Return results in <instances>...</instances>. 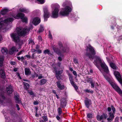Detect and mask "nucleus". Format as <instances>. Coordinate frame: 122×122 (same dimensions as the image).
Returning <instances> with one entry per match:
<instances>
[{"label": "nucleus", "instance_id": "1", "mask_svg": "<svg viewBox=\"0 0 122 122\" xmlns=\"http://www.w3.org/2000/svg\"><path fill=\"white\" fill-rule=\"evenodd\" d=\"M30 30V29L28 27H25L24 28L21 27H18L16 29L17 33L15 32L12 33L10 35L11 37L15 42H18L20 41L18 36H21L27 34Z\"/></svg>", "mask_w": 122, "mask_h": 122}, {"label": "nucleus", "instance_id": "2", "mask_svg": "<svg viewBox=\"0 0 122 122\" xmlns=\"http://www.w3.org/2000/svg\"><path fill=\"white\" fill-rule=\"evenodd\" d=\"M62 5L63 8L61 9L59 15L63 16H68L72 10L71 3L69 1L66 0L63 2Z\"/></svg>", "mask_w": 122, "mask_h": 122}, {"label": "nucleus", "instance_id": "3", "mask_svg": "<svg viewBox=\"0 0 122 122\" xmlns=\"http://www.w3.org/2000/svg\"><path fill=\"white\" fill-rule=\"evenodd\" d=\"M1 16L0 14V17ZM13 20V19L12 18L8 17L5 16L1 17L0 19V31H5L7 29V27L9 23L12 22Z\"/></svg>", "mask_w": 122, "mask_h": 122}, {"label": "nucleus", "instance_id": "4", "mask_svg": "<svg viewBox=\"0 0 122 122\" xmlns=\"http://www.w3.org/2000/svg\"><path fill=\"white\" fill-rule=\"evenodd\" d=\"M93 63L97 67L100 65L105 72L107 73H108L109 71L107 66L100 57L96 56L95 57L94 61Z\"/></svg>", "mask_w": 122, "mask_h": 122}, {"label": "nucleus", "instance_id": "5", "mask_svg": "<svg viewBox=\"0 0 122 122\" xmlns=\"http://www.w3.org/2000/svg\"><path fill=\"white\" fill-rule=\"evenodd\" d=\"M52 9L51 17L53 18H56L58 16L60 5L57 4H52L51 5Z\"/></svg>", "mask_w": 122, "mask_h": 122}, {"label": "nucleus", "instance_id": "6", "mask_svg": "<svg viewBox=\"0 0 122 122\" xmlns=\"http://www.w3.org/2000/svg\"><path fill=\"white\" fill-rule=\"evenodd\" d=\"M96 54L93 48L90 45H89L86 47V55L88 56L91 59H93L94 55Z\"/></svg>", "mask_w": 122, "mask_h": 122}, {"label": "nucleus", "instance_id": "7", "mask_svg": "<svg viewBox=\"0 0 122 122\" xmlns=\"http://www.w3.org/2000/svg\"><path fill=\"white\" fill-rule=\"evenodd\" d=\"M104 77L108 81L111 85L112 87L121 96H122V91L120 89L115 83L111 82L109 78L103 74Z\"/></svg>", "mask_w": 122, "mask_h": 122}, {"label": "nucleus", "instance_id": "8", "mask_svg": "<svg viewBox=\"0 0 122 122\" xmlns=\"http://www.w3.org/2000/svg\"><path fill=\"white\" fill-rule=\"evenodd\" d=\"M24 14L21 13H18L16 15H13L12 16L14 18L16 19H19L20 18L22 19L23 22H26L28 20V19L26 17H24Z\"/></svg>", "mask_w": 122, "mask_h": 122}, {"label": "nucleus", "instance_id": "9", "mask_svg": "<svg viewBox=\"0 0 122 122\" xmlns=\"http://www.w3.org/2000/svg\"><path fill=\"white\" fill-rule=\"evenodd\" d=\"M44 12L43 16L44 18V20L45 21L47 20L50 15V13L49 11L48 8L46 6H44L43 7Z\"/></svg>", "mask_w": 122, "mask_h": 122}, {"label": "nucleus", "instance_id": "10", "mask_svg": "<svg viewBox=\"0 0 122 122\" xmlns=\"http://www.w3.org/2000/svg\"><path fill=\"white\" fill-rule=\"evenodd\" d=\"M114 74L118 81L122 85V76L119 72L116 71H115L114 72Z\"/></svg>", "mask_w": 122, "mask_h": 122}, {"label": "nucleus", "instance_id": "11", "mask_svg": "<svg viewBox=\"0 0 122 122\" xmlns=\"http://www.w3.org/2000/svg\"><path fill=\"white\" fill-rule=\"evenodd\" d=\"M53 70L54 71L56 72V76L58 79H60V75L63 72V71L61 70L60 71H57L56 67H54Z\"/></svg>", "mask_w": 122, "mask_h": 122}, {"label": "nucleus", "instance_id": "12", "mask_svg": "<svg viewBox=\"0 0 122 122\" xmlns=\"http://www.w3.org/2000/svg\"><path fill=\"white\" fill-rule=\"evenodd\" d=\"M41 22V20L39 18L35 17L33 18L32 22L35 25H36Z\"/></svg>", "mask_w": 122, "mask_h": 122}, {"label": "nucleus", "instance_id": "13", "mask_svg": "<svg viewBox=\"0 0 122 122\" xmlns=\"http://www.w3.org/2000/svg\"><path fill=\"white\" fill-rule=\"evenodd\" d=\"M108 114L109 117L107 118V120L108 121L111 122L114 118V114L111 112H110Z\"/></svg>", "mask_w": 122, "mask_h": 122}, {"label": "nucleus", "instance_id": "14", "mask_svg": "<svg viewBox=\"0 0 122 122\" xmlns=\"http://www.w3.org/2000/svg\"><path fill=\"white\" fill-rule=\"evenodd\" d=\"M66 99L65 98H62L61 101V107L63 108L65 107L66 106Z\"/></svg>", "mask_w": 122, "mask_h": 122}, {"label": "nucleus", "instance_id": "15", "mask_svg": "<svg viewBox=\"0 0 122 122\" xmlns=\"http://www.w3.org/2000/svg\"><path fill=\"white\" fill-rule=\"evenodd\" d=\"M6 90L8 93L10 94L12 93L13 90L12 88V86L11 85H9L8 87L6 88Z\"/></svg>", "mask_w": 122, "mask_h": 122}, {"label": "nucleus", "instance_id": "16", "mask_svg": "<svg viewBox=\"0 0 122 122\" xmlns=\"http://www.w3.org/2000/svg\"><path fill=\"white\" fill-rule=\"evenodd\" d=\"M85 105L87 108H89V105L91 104V101L88 99H87L86 100L85 102Z\"/></svg>", "mask_w": 122, "mask_h": 122}, {"label": "nucleus", "instance_id": "17", "mask_svg": "<svg viewBox=\"0 0 122 122\" xmlns=\"http://www.w3.org/2000/svg\"><path fill=\"white\" fill-rule=\"evenodd\" d=\"M57 85V87L61 90H62L64 89V85H61L60 83V81H58L56 82Z\"/></svg>", "mask_w": 122, "mask_h": 122}, {"label": "nucleus", "instance_id": "18", "mask_svg": "<svg viewBox=\"0 0 122 122\" xmlns=\"http://www.w3.org/2000/svg\"><path fill=\"white\" fill-rule=\"evenodd\" d=\"M19 11L23 12L25 13H27L29 12V11L28 9H26L25 8H20L19 9Z\"/></svg>", "mask_w": 122, "mask_h": 122}, {"label": "nucleus", "instance_id": "19", "mask_svg": "<svg viewBox=\"0 0 122 122\" xmlns=\"http://www.w3.org/2000/svg\"><path fill=\"white\" fill-rule=\"evenodd\" d=\"M1 51L3 54L5 55L7 53V49L6 47H3L1 49Z\"/></svg>", "mask_w": 122, "mask_h": 122}, {"label": "nucleus", "instance_id": "20", "mask_svg": "<svg viewBox=\"0 0 122 122\" xmlns=\"http://www.w3.org/2000/svg\"><path fill=\"white\" fill-rule=\"evenodd\" d=\"M53 50L55 52H56L59 55H60L61 56H63L62 52V53L58 49H56L55 48H53Z\"/></svg>", "mask_w": 122, "mask_h": 122}, {"label": "nucleus", "instance_id": "21", "mask_svg": "<svg viewBox=\"0 0 122 122\" xmlns=\"http://www.w3.org/2000/svg\"><path fill=\"white\" fill-rule=\"evenodd\" d=\"M4 59V57L3 56L0 55V66H3V62Z\"/></svg>", "mask_w": 122, "mask_h": 122}, {"label": "nucleus", "instance_id": "22", "mask_svg": "<svg viewBox=\"0 0 122 122\" xmlns=\"http://www.w3.org/2000/svg\"><path fill=\"white\" fill-rule=\"evenodd\" d=\"M0 74L1 75V77L2 78H5V76L3 70H0Z\"/></svg>", "mask_w": 122, "mask_h": 122}, {"label": "nucleus", "instance_id": "23", "mask_svg": "<svg viewBox=\"0 0 122 122\" xmlns=\"http://www.w3.org/2000/svg\"><path fill=\"white\" fill-rule=\"evenodd\" d=\"M11 50L12 51H10V54H12L13 52H14L18 51V50L14 46L12 47L11 49Z\"/></svg>", "mask_w": 122, "mask_h": 122}, {"label": "nucleus", "instance_id": "24", "mask_svg": "<svg viewBox=\"0 0 122 122\" xmlns=\"http://www.w3.org/2000/svg\"><path fill=\"white\" fill-rule=\"evenodd\" d=\"M25 73L26 75H28L30 74V72L29 69L25 68Z\"/></svg>", "mask_w": 122, "mask_h": 122}, {"label": "nucleus", "instance_id": "25", "mask_svg": "<svg viewBox=\"0 0 122 122\" xmlns=\"http://www.w3.org/2000/svg\"><path fill=\"white\" fill-rule=\"evenodd\" d=\"M8 11V10L7 9L5 8L4 10L1 11L0 12V14L2 15H5L6 13Z\"/></svg>", "mask_w": 122, "mask_h": 122}, {"label": "nucleus", "instance_id": "26", "mask_svg": "<svg viewBox=\"0 0 122 122\" xmlns=\"http://www.w3.org/2000/svg\"><path fill=\"white\" fill-rule=\"evenodd\" d=\"M15 102L17 103H21V101L19 100L18 96H15Z\"/></svg>", "mask_w": 122, "mask_h": 122}, {"label": "nucleus", "instance_id": "27", "mask_svg": "<svg viewBox=\"0 0 122 122\" xmlns=\"http://www.w3.org/2000/svg\"><path fill=\"white\" fill-rule=\"evenodd\" d=\"M110 65L111 67L113 69H116L117 67L113 63H110Z\"/></svg>", "mask_w": 122, "mask_h": 122}, {"label": "nucleus", "instance_id": "28", "mask_svg": "<svg viewBox=\"0 0 122 122\" xmlns=\"http://www.w3.org/2000/svg\"><path fill=\"white\" fill-rule=\"evenodd\" d=\"M69 78L70 83L71 84H73L74 82L73 81V77L72 75L69 74Z\"/></svg>", "mask_w": 122, "mask_h": 122}, {"label": "nucleus", "instance_id": "29", "mask_svg": "<svg viewBox=\"0 0 122 122\" xmlns=\"http://www.w3.org/2000/svg\"><path fill=\"white\" fill-rule=\"evenodd\" d=\"M46 82V80L45 79H41L40 81V84L41 85H42L45 84Z\"/></svg>", "mask_w": 122, "mask_h": 122}, {"label": "nucleus", "instance_id": "30", "mask_svg": "<svg viewBox=\"0 0 122 122\" xmlns=\"http://www.w3.org/2000/svg\"><path fill=\"white\" fill-rule=\"evenodd\" d=\"M4 96L1 93H0V102H1V101L5 99Z\"/></svg>", "mask_w": 122, "mask_h": 122}, {"label": "nucleus", "instance_id": "31", "mask_svg": "<svg viewBox=\"0 0 122 122\" xmlns=\"http://www.w3.org/2000/svg\"><path fill=\"white\" fill-rule=\"evenodd\" d=\"M40 27L39 29V32H41L44 30V25H40Z\"/></svg>", "mask_w": 122, "mask_h": 122}, {"label": "nucleus", "instance_id": "32", "mask_svg": "<svg viewBox=\"0 0 122 122\" xmlns=\"http://www.w3.org/2000/svg\"><path fill=\"white\" fill-rule=\"evenodd\" d=\"M24 88L26 89H28L29 87V85L27 83L25 82H24Z\"/></svg>", "mask_w": 122, "mask_h": 122}, {"label": "nucleus", "instance_id": "33", "mask_svg": "<svg viewBox=\"0 0 122 122\" xmlns=\"http://www.w3.org/2000/svg\"><path fill=\"white\" fill-rule=\"evenodd\" d=\"M57 111L58 115H59L60 116L62 112V111L61 108L60 107L58 108Z\"/></svg>", "mask_w": 122, "mask_h": 122}, {"label": "nucleus", "instance_id": "34", "mask_svg": "<svg viewBox=\"0 0 122 122\" xmlns=\"http://www.w3.org/2000/svg\"><path fill=\"white\" fill-rule=\"evenodd\" d=\"M97 120L98 121H100L103 119L102 115L101 116L98 115L97 117Z\"/></svg>", "mask_w": 122, "mask_h": 122}, {"label": "nucleus", "instance_id": "35", "mask_svg": "<svg viewBox=\"0 0 122 122\" xmlns=\"http://www.w3.org/2000/svg\"><path fill=\"white\" fill-rule=\"evenodd\" d=\"M38 3L41 4H43L45 2V0H37Z\"/></svg>", "mask_w": 122, "mask_h": 122}, {"label": "nucleus", "instance_id": "36", "mask_svg": "<svg viewBox=\"0 0 122 122\" xmlns=\"http://www.w3.org/2000/svg\"><path fill=\"white\" fill-rule=\"evenodd\" d=\"M49 52V50L48 49H46L44 51V53L45 54H48Z\"/></svg>", "mask_w": 122, "mask_h": 122}, {"label": "nucleus", "instance_id": "37", "mask_svg": "<svg viewBox=\"0 0 122 122\" xmlns=\"http://www.w3.org/2000/svg\"><path fill=\"white\" fill-rule=\"evenodd\" d=\"M90 83L91 85V87L92 88H93L94 86V83L95 82L94 81H91L90 82Z\"/></svg>", "mask_w": 122, "mask_h": 122}, {"label": "nucleus", "instance_id": "38", "mask_svg": "<svg viewBox=\"0 0 122 122\" xmlns=\"http://www.w3.org/2000/svg\"><path fill=\"white\" fill-rule=\"evenodd\" d=\"M87 117L88 118H91L92 117V115L91 113H88L87 115Z\"/></svg>", "mask_w": 122, "mask_h": 122}, {"label": "nucleus", "instance_id": "39", "mask_svg": "<svg viewBox=\"0 0 122 122\" xmlns=\"http://www.w3.org/2000/svg\"><path fill=\"white\" fill-rule=\"evenodd\" d=\"M29 43L31 44L32 45H33L34 44V43L32 40H30L29 41Z\"/></svg>", "mask_w": 122, "mask_h": 122}, {"label": "nucleus", "instance_id": "40", "mask_svg": "<svg viewBox=\"0 0 122 122\" xmlns=\"http://www.w3.org/2000/svg\"><path fill=\"white\" fill-rule=\"evenodd\" d=\"M71 85L74 87L75 88V89L76 90L77 89H78L77 87L76 84H75L74 82H73V84Z\"/></svg>", "mask_w": 122, "mask_h": 122}, {"label": "nucleus", "instance_id": "41", "mask_svg": "<svg viewBox=\"0 0 122 122\" xmlns=\"http://www.w3.org/2000/svg\"><path fill=\"white\" fill-rule=\"evenodd\" d=\"M102 117L103 119H106L107 118V115H106L105 114H103L102 115Z\"/></svg>", "mask_w": 122, "mask_h": 122}, {"label": "nucleus", "instance_id": "42", "mask_svg": "<svg viewBox=\"0 0 122 122\" xmlns=\"http://www.w3.org/2000/svg\"><path fill=\"white\" fill-rule=\"evenodd\" d=\"M111 107L112 110L113 112V113L114 114L115 111V108L113 106H112Z\"/></svg>", "mask_w": 122, "mask_h": 122}, {"label": "nucleus", "instance_id": "43", "mask_svg": "<svg viewBox=\"0 0 122 122\" xmlns=\"http://www.w3.org/2000/svg\"><path fill=\"white\" fill-rule=\"evenodd\" d=\"M43 118L45 121H47L48 120V119L46 116H44L43 117Z\"/></svg>", "mask_w": 122, "mask_h": 122}, {"label": "nucleus", "instance_id": "44", "mask_svg": "<svg viewBox=\"0 0 122 122\" xmlns=\"http://www.w3.org/2000/svg\"><path fill=\"white\" fill-rule=\"evenodd\" d=\"M24 52V51L23 50H22V51H20L19 53H18L17 55L19 56V55H20L22 54L23 53V52Z\"/></svg>", "mask_w": 122, "mask_h": 122}, {"label": "nucleus", "instance_id": "45", "mask_svg": "<svg viewBox=\"0 0 122 122\" xmlns=\"http://www.w3.org/2000/svg\"><path fill=\"white\" fill-rule=\"evenodd\" d=\"M49 38H50V39H52V36L51 35V34L50 33H49Z\"/></svg>", "mask_w": 122, "mask_h": 122}, {"label": "nucleus", "instance_id": "46", "mask_svg": "<svg viewBox=\"0 0 122 122\" xmlns=\"http://www.w3.org/2000/svg\"><path fill=\"white\" fill-rule=\"evenodd\" d=\"M73 74L74 75L77 76V74L76 73V71H73Z\"/></svg>", "mask_w": 122, "mask_h": 122}, {"label": "nucleus", "instance_id": "47", "mask_svg": "<svg viewBox=\"0 0 122 122\" xmlns=\"http://www.w3.org/2000/svg\"><path fill=\"white\" fill-rule=\"evenodd\" d=\"M74 63H78V61L76 59H74L73 60Z\"/></svg>", "mask_w": 122, "mask_h": 122}, {"label": "nucleus", "instance_id": "48", "mask_svg": "<svg viewBox=\"0 0 122 122\" xmlns=\"http://www.w3.org/2000/svg\"><path fill=\"white\" fill-rule=\"evenodd\" d=\"M28 92L29 94L31 95H33V92L31 91H28Z\"/></svg>", "mask_w": 122, "mask_h": 122}, {"label": "nucleus", "instance_id": "49", "mask_svg": "<svg viewBox=\"0 0 122 122\" xmlns=\"http://www.w3.org/2000/svg\"><path fill=\"white\" fill-rule=\"evenodd\" d=\"M34 104L35 105H38L39 104V102L37 101H35L34 102Z\"/></svg>", "mask_w": 122, "mask_h": 122}, {"label": "nucleus", "instance_id": "50", "mask_svg": "<svg viewBox=\"0 0 122 122\" xmlns=\"http://www.w3.org/2000/svg\"><path fill=\"white\" fill-rule=\"evenodd\" d=\"M10 64L12 65H15V62L14 61H11Z\"/></svg>", "mask_w": 122, "mask_h": 122}, {"label": "nucleus", "instance_id": "51", "mask_svg": "<svg viewBox=\"0 0 122 122\" xmlns=\"http://www.w3.org/2000/svg\"><path fill=\"white\" fill-rule=\"evenodd\" d=\"M37 52L38 53H41L42 52V51L40 50H38L37 51Z\"/></svg>", "mask_w": 122, "mask_h": 122}, {"label": "nucleus", "instance_id": "52", "mask_svg": "<svg viewBox=\"0 0 122 122\" xmlns=\"http://www.w3.org/2000/svg\"><path fill=\"white\" fill-rule=\"evenodd\" d=\"M122 35L121 36H120L119 37L118 40H122Z\"/></svg>", "mask_w": 122, "mask_h": 122}, {"label": "nucleus", "instance_id": "53", "mask_svg": "<svg viewBox=\"0 0 122 122\" xmlns=\"http://www.w3.org/2000/svg\"><path fill=\"white\" fill-rule=\"evenodd\" d=\"M56 118L58 120H59L60 119V117L58 115L56 117Z\"/></svg>", "mask_w": 122, "mask_h": 122}, {"label": "nucleus", "instance_id": "54", "mask_svg": "<svg viewBox=\"0 0 122 122\" xmlns=\"http://www.w3.org/2000/svg\"><path fill=\"white\" fill-rule=\"evenodd\" d=\"M16 107L17 108V109H18V110H20V108L19 107V105H18L16 104Z\"/></svg>", "mask_w": 122, "mask_h": 122}, {"label": "nucleus", "instance_id": "55", "mask_svg": "<svg viewBox=\"0 0 122 122\" xmlns=\"http://www.w3.org/2000/svg\"><path fill=\"white\" fill-rule=\"evenodd\" d=\"M58 60L60 61H61L62 60L60 56H59L58 57Z\"/></svg>", "mask_w": 122, "mask_h": 122}, {"label": "nucleus", "instance_id": "56", "mask_svg": "<svg viewBox=\"0 0 122 122\" xmlns=\"http://www.w3.org/2000/svg\"><path fill=\"white\" fill-rule=\"evenodd\" d=\"M25 56L27 57V58H30V56L28 55H26Z\"/></svg>", "mask_w": 122, "mask_h": 122}, {"label": "nucleus", "instance_id": "57", "mask_svg": "<svg viewBox=\"0 0 122 122\" xmlns=\"http://www.w3.org/2000/svg\"><path fill=\"white\" fill-rule=\"evenodd\" d=\"M108 111L110 112L111 110V108L110 107H108L107 109Z\"/></svg>", "mask_w": 122, "mask_h": 122}, {"label": "nucleus", "instance_id": "58", "mask_svg": "<svg viewBox=\"0 0 122 122\" xmlns=\"http://www.w3.org/2000/svg\"><path fill=\"white\" fill-rule=\"evenodd\" d=\"M31 51L33 52H34L36 51L35 49H33L31 50Z\"/></svg>", "mask_w": 122, "mask_h": 122}, {"label": "nucleus", "instance_id": "59", "mask_svg": "<svg viewBox=\"0 0 122 122\" xmlns=\"http://www.w3.org/2000/svg\"><path fill=\"white\" fill-rule=\"evenodd\" d=\"M43 78V77L42 76H39L38 77V78L39 79H40L42 78Z\"/></svg>", "mask_w": 122, "mask_h": 122}, {"label": "nucleus", "instance_id": "60", "mask_svg": "<svg viewBox=\"0 0 122 122\" xmlns=\"http://www.w3.org/2000/svg\"><path fill=\"white\" fill-rule=\"evenodd\" d=\"M85 91L86 92H91V91L89 90H86Z\"/></svg>", "mask_w": 122, "mask_h": 122}, {"label": "nucleus", "instance_id": "61", "mask_svg": "<svg viewBox=\"0 0 122 122\" xmlns=\"http://www.w3.org/2000/svg\"><path fill=\"white\" fill-rule=\"evenodd\" d=\"M39 47L38 45H36V48L37 49H38L39 48Z\"/></svg>", "mask_w": 122, "mask_h": 122}, {"label": "nucleus", "instance_id": "62", "mask_svg": "<svg viewBox=\"0 0 122 122\" xmlns=\"http://www.w3.org/2000/svg\"><path fill=\"white\" fill-rule=\"evenodd\" d=\"M52 92L53 93L55 94H56V91L54 90H52Z\"/></svg>", "mask_w": 122, "mask_h": 122}, {"label": "nucleus", "instance_id": "63", "mask_svg": "<svg viewBox=\"0 0 122 122\" xmlns=\"http://www.w3.org/2000/svg\"><path fill=\"white\" fill-rule=\"evenodd\" d=\"M17 58L19 60H20V59H21V58H20V57H19V56H18V57H17Z\"/></svg>", "mask_w": 122, "mask_h": 122}, {"label": "nucleus", "instance_id": "64", "mask_svg": "<svg viewBox=\"0 0 122 122\" xmlns=\"http://www.w3.org/2000/svg\"><path fill=\"white\" fill-rule=\"evenodd\" d=\"M56 96L57 98L58 99L59 98V97L58 95L57 94H56Z\"/></svg>", "mask_w": 122, "mask_h": 122}]
</instances>
